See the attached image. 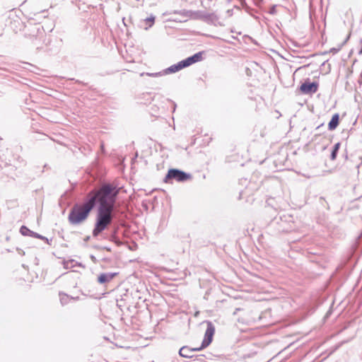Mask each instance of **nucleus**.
<instances>
[{
    "label": "nucleus",
    "mask_w": 362,
    "mask_h": 362,
    "mask_svg": "<svg viewBox=\"0 0 362 362\" xmlns=\"http://www.w3.org/2000/svg\"><path fill=\"white\" fill-rule=\"evenodd\" d=\"M155 18V16L151 15L150 17H148L144 20L145 23L148 25V27L145 28L146 30L151 28L154 24Z\"/></svg>",
    "instance_id": "17"
},
{
    "label": "nucleus",
    "mask_w": 362,
    "mask_h": 362,
    "mask_svg": "<svg viewBox=\"0 0 362 362\" xmlns=\"http://www.w3.org/2000/svg\"><path fill=\"white\" fill-rule=\"evenodd\" d=\"M42 238H40V239L45 241L48 245H51V243H50V242H49V239L47 238H46V237H45L43 235H42Z\"/></svg>",
    "instance_id": "24"
},
{
    "label": "nucleus",
    "mask_w": 362,
    "mask_h": 362,
    "mask_svg": "<svg viewBox=\"0 0 362 362\" xmlns=\"http://www.w3.org/2000/svg\"><path fill=\"white\" fill-rule=\"evenodd\" d=\"M204 355H194V361L197 360L201 362H204Z\"/></svg>",
    "instance_id": "20"
},
{
    "label": "nucleus",
    "mask_w": 362,
    "mask_h": 362,
    "mask_svg": "<svg viewBox=\"0 0 362 362\" xmlns=\"http://www.w3.org/2000/svg\"><path fill=\"white\" fill-rule=\"evenodd\" d=\"M207 327L204 334V339L202 342V344L199 347L193 348L194 351H199L202 349L206 348L212 341L213 337L215 333V327L213 323L210 321H207L206 322Z\"/></svg>",
    "instance_id": "6"
},
{
    "label": "nucleus",
    "mask_w": 362,
    "mask_h": 362,
    "mask_svg": "<svg viewBox=\"0 0 362 362\" xmlns=\"http://www.w3.org/2000/svg\"><path fill=\"white\" fill-rule=\"evenodd\" d=\"M318 86L317 82H310L309 80H307L300 85V90L304 94L315 93L317 91Z\"/></svg>",
    "instance_id": "7"
},
{
    "label": "nucleus",
    "mask_w": 362,
    "mask_h": 362,
    "mask_svg": "<svg viewBox=\"0 0 362 362\" xmlns=\"http://www.w3.org/2000/svg\"><path fill=\"white\" fill-rule=\"evenodd\" d=\"M339 124V115L338 113H335L332 115L330 121L328 123V129L330 131L334 130Z\"/></svg>",
    "instance_id": "13"
},
{
    "label": "nucleus",
    "mask_w": 362,
    "mask_h": 362,
    "mask_svg": "<svg viewBox=\"0 0 362 362\" xmlns=\"http://www.w3.org/2000/svg\"><path fill=\"white\" fill-rule=\"evenodd\" d=\"M341 144L339 142L336 143L332 149L331 154H330V159L332 160H334L337 157L339 152V150L340 148Z\"/></svg>",
    "instance_id": "15"
},
{
    "label": "nucleus",
    "mask_w": 362,
    "mask_h": 362,
    "mask_svg": "<svg viewBox=\"0 0 362 362\" xmlns=\"http://www.w3.org/2000/svg\"><path fill=\"white\" fill-rule=\"evenodd\" d=\"M179 355L183 358H193L194 355L193 354V349L187 346H184L180 348L179 351Z\"/></svg>",
    "instance_id": "12"
},
{
    "label": "nucleus",
    "mask_w": 362,
    "mask_h": 362,
    "mask_svg": "<svg viewBox=\"0 0 362 362\" xmlns=\"http://www.w3.org/2000/svg\"><path fill=\"white\" fill-rule=\"evenodd\" d=\"M112 212L103 211L102 207H98L95 222L92 231L93 238H98L112 222Z\"/></svg>",
    "instance_id": "3"
},
{
    "label": "nucleus",
    "mask_w": 362,
    "mask_h": 362,
    "mask_svg": "<svg viewBox=\"0 0 362 362\" xmlns=\"http://www.w3.org/2000/svg\"><path fill=\"white\" fill-rule=\"evenodd\" d=\"M269 13L270 14H272V15H274V14H275L276 13V6L275 5L272 6L270 8Z\"/></svg>",
    "instance_id": "21"
},
{
    "label": "nucleus",
    "mask_w": 362,
    "mask_h": 362,
    "mask_svg": "<svg viewBox=\"0 0 362 362\" xmlns=\"http://www.w3.org/2000/svg\"><path fill=\"white\" fill-rule=\"evenodd\" d=\"M59 296H60V302H61L62 305H64L69 303V300L70 298L69 296H68L66 293H59Z\"/></svg>",
    "instance_id": "18"
},
{
    "label": "nucleus",
    "mask_w": 362,
    "mask_h": 362,
    "mask_svg": "<svg viewBox=\"0 0 362 362\" xmlns=\"http://www.w3.org/2000/svg\"><path fill=\"white\" fill-rule=\"evenodd\" d=\"M89 239H90V236H87V237L85 238V241H88Z\"/></svg>",
    "instance_id": "28"
},
{
    "label": "nucleus",
    "mask_w": 362,
    "mask_h": 362,
    "mask_svg": "<svg viewBox=\"0 0 362 362\" xmlns=\"http://www.w3.org/2000/svg\"><path fill=\"white\" fill-rule=\"evenodd\" d=\"M191 177L192 175L189 173H185L183 170L177 168H170L168 170L163 181L165 183H173V180L182 182L188 180Z\"/></svg>",
    "instance_id": "4"
},
{
    "label": "nucleus",
    "mask_w": 362,
    "mask_h": 362,
    "mask_svg": "<svg viewBox=\"0 0 362 362\" xmlns=\"http://www.w3.org/2000/svg\"><path fill=\"white\" fill-rule=\"evenodd\" d=\"M118 230H119V227L118 226H115L111 232L112 234H115V235H117V233H118Z\"/></svg>",
    "instance_id": "23"
},
{
    "label": "nucleus",
    "mask_w": 362,
    "mask_h": 362,
    "mask_svg": "<svg viewBox=\"0 0 362 362\" xmlns=\"http://www.w3.org/2000/svg\"><path fill=\"white\" fill-rule=\"evenodd\" d=\"M258 3H260L262 1V0H257Z\"/></svg>",
    "instance_id": "31"
},
{
    "label": "nucleus",
    "mask_w": 362,
    "mask_h": 362,
    "mask_svg": "<svg viewBox=\"0 0 362 362\" xmlns=\"http://www.w3.org/2000/svg\"><path fill=\"white\" fill-rule=\"evenodd\" d=\"M183 14L185 17H190L193 19L202 20L207 23H214L216 21L218 20V17L215 13H207L201 11H185Z\"/></svg>",
    "instance_id": "5"
},
{
    "label": "nucleus",
    "mask_w": 362,
    "mask_h": 362,
    "mask_svg": "<svg viewBox=\"0 0 362 362\" xmlns=\"http://www.w3.org/2000/svg\"><path fill=\"white\" fill-rule=\"evenodd\" d=\"M118 274L117 272L101 273L98 276V282L100 284H105L111 281Z\"/></svg>",
    "instance_id": "9"
},
{
    "label": "nucleus",
    "mask_w": 362,
    "mask_h": 362,
    "mask_svg": "<svg viewBox=\"0 0 362 362\" xmlns=\"http://www.w3.org/2000/svg\"><path fill=\"white\" fill-rule=\"evenodd\" d=\"M148 76H152V77H157V76H160L162 75L161 72H156V73H147L146 74Z\"/></svg>",
    "instance_id": "22"
},
{
    "label": "nucleus",
    "mask_w": 362,
    "mask_h": 362,
    "mask_svg": "<svg viewBox=\"0 0 362 362\" xmlns=\"http://www.w3.org/2000/svg\"><path fill=\"white\" fill-rule=\"evenodd\" d=\"M119 189L110 183L103 184L98 189L91 190L87 198L93 197L95 206L102 207L103 211L112 212L116 204Z\"/></svg>",
    "instance_id": "1"
},
{
    "label": "nucleus",
    "mask_w": 362,
    "mask_h": 362,
    "mask_svg": "<svg viewBox=\"0 0 362 362\" xmlns=\"http://www.w3.org/2000/svg\"><path fill=\"white\" fill-rule=\"evenodd\" d=\"M239 310H240V308H236L233 313V315H236L238 313V311H239Z\"/></svg>",
    "instance_id": "26"
},
{
    "label": "nucleus",
    "mask_w": 362,
    "mask_h": 362,
    "mask_svg": "<svg viewBox=\"0 0 362 362\" xmlns=\"http://www.w3.org/2000/svg\"><path fill=\"white\" fill-rule=\"evenodd\" d=\"M105 249L107 250V251H110V249L109 247H105Z\"/></svg>",
    "instance_id": "30"
},
{
    "label": "nucleus",
    "mask_w": 362,
    "mask_h": 362,
    "mask_svg": "<svg viewBox=\"0 0 362 362\" xmlns=\"http://www.w3.org/2000/svg\"><path fill=\"white\" fill-rule=\"evenodd\" d=\"M95 207L93 197L87 198L81 204H75L71 209L68 220L72 225H78L83 222L88 217L90 211Z\"/></svg>",
    "instance_id": "2"
},
{
    "label": "nucleus",
    "mask_w": 362,
    "mask_h": 362,
    "mask_svg": "<svg viewBox=\"0 0 362 362\" xmlns=\"http://www.w3.org/2000/svg\"><path fill=\"white\" fill-rule=\"evenodd\" d=\"M104 238L118 245L120 244V240L117 235L110 233L109 235L104 237Z\"/></svg>",
    "instance_id": "16"
},
{
    "label": "nucleus",
    "mask_w": 362,
    "mask_h": 362,
    "mask_svg": "<svg viewBox=\"0 0 362 362\" xmlns=\"http://www.w3.org/2000/svg\"><path fill=\"white\" fill-rule=\"evenodd\" d=\"M16 250L18 251L19 255H25V252L22 249L17 247Z\"/></svg>",
    "instance_id": "25"
},
{
    "label": "nucleus",
    "mask_w": 362,
    "mask_h": 362,
    "mask_svg": "<svg viewBox=\"0 0 362 362\" xmlns=\"http://www.w3.org/2000/svg\"><path fill=\"white\" fill-rule=\"evenodd\" d=\"M260 185L261 182H250L249 185L246 187L245 190L248 194H251L252 192L257 190L260 187Z\"/></svg>",
    "instance_id": "14"
},
{
    "label": "nucleus",
    "mask_w": 362,
    "mask_h": 362,
    "mask_svg": "<svg viewBox=\"0 0 362 362\" xmlns=\"http://www.w3.org/2000/svg\"><path fill=\"white\" fill-rule=\"evenodd\" d=\"M323 126V124H320L319 126L317 127L316 129H320Z\"/></svg>",
    "instance_id": "27"
},
{
    "label": "nucleus",
    "mask_w": 362,
    "mask_h": 362,
    "mask_svg": "<svg viewBox=\"0 0 362 362\" xmlns=\"http://www.w3.org/2000/svg\"><path fill=\"white\" fill-rule=\"evenodd\" d=\"M20 233L23 236H30L35 238H42V235L30 230L25 226H22L20 228Z\"/></svg>",
    "instance_id": "10"
},
{
    "label": "nucleus",
    "mask_w": 362,
    "mask_h": 362,
    "mask_svg": "<svg viewBox=\"0 0 362 362\" xmlns=\"http://www.w3.org/2000/svg\"><path fill=\"white\" fill-rule=\"evenodd\" d=\"M185 68H186V67L185 66V64H184L183 61L182 60L180 62H179L178 63L175 64L171 65L170 66H169L168 69H166L164 71V73L166 74H173V73L177 72L180 70H181L182 69H185Z\"/></svg>",
    "instance_id": "11"
},
{
    "label": "nucleus",
    "mask_w": 362,
    "mask_h": 362,
    "mask_svg": "<svg viewBox=\"0 0 362 362\" xmlns=\"http://www.w3.org/2000/svg\"><path fill=\"white\" fill-rule=\"evenodd\" d=\"M91 259H92L93 261H95V257L93 255H92V256H91Z\"/></svg>",
    "instance_id": "29"
},
{
    "label": "nucleus",
    "mask_w": 362,
    "mask_h": 362,
    "mask_svg": "<svg viewBox=\"0 0 362 362\" xmlns=\"http://www.w3.org/2000/svg\"><path fill=\"white\" fill-rule=\"evenodd\" d=\"M203 54L204 52H199L183 59L182 61L185 67H188L193 64L201 62L203 59Z\"/></svg>",
    "instance_id": "8"
},
{
    "label": "nucleus",
    "mask_w": 362,
    "mask_h": 362,
    "mask_svg": "<svg viewBox=\"0 0 362 362\" xmlns=\"http://www.w3.org/2000/svg\"><path fill=\"white\" fill-rule=\"evenodd\" d=\"M349 38V36H348V37L345 39V40L341 43V45L339 47H337V48H335V47L331 48L328 52H329V53H332V54H336V53H337V52L341 49V48L342 47V46H343L344 44H346V42L348 41Z\"/></svg>",
    "instance_id": "19"
}]
</instances>
